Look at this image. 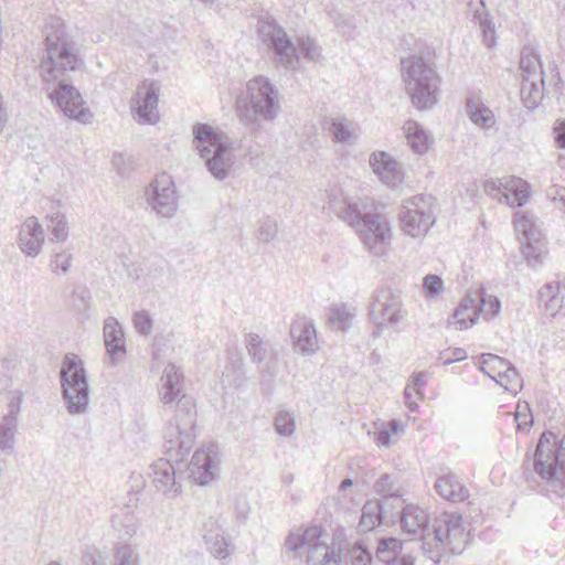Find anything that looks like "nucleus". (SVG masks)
<instances>
[{"label": "nucleus", "mask_w": 565, "mask_h": 565, "mask_svg": "<svg viewBox=\"0 0 565 565\" xmlns=\"http://www.w3.org/2000/svg\"><path fill=\"white\" fill-rule=\"evenodd\" d=\"M135 328L140 334H149L152 329L153 320H134Z\"/></svg>", "instance_id": "obj_61"}, {"label": "nucleus", "mask_w": 565, "mask_h": 565, "mask_svg": "<svg viewBox=\"0 0 565 565\" xmlns=\"http://www.w3.org/2000/svg\"><path fill=\"white\" fill-rule=\"evenodd\" d=\"M370 166L380 180L390 188H397L404 180L397 161L385 151H375L370 156Z\"/></svg>", "instance_id": "obj_19"}, {"label": "nucleus", "mask_w": 565, "mask_h": 565, "mask_svg": "<svg viewBox=\"0 0 565 565\" xmlns=\"http://www.w3.org/2000/svg\"><path fill=\"white\" fill-rule=\"evenodd\" d=\"M445 290L444 280L438 275H427L423 280V291L426 298H437Z\"/></svg>", "instance_id": "obj_43"}, {"label": "nucleus", "mask_w": 565, "mask_h": 565, "mask_svg": "<svg viewBox=\"0 0 565 565\" xmlns=\"http://www.w3.org/2000/svg\"><path fill=\"white\" fill-rule=\"evenodd\" d=\"M425 383H426L425 373L417 372V373H414V375L412 377V382L408 385H412V387L415 391V394L419 395V397L422 398L424 396L422 393V388L424 387Z\"/></svg>", "instance_id": "obj_57"}, {"label": "nucleus", "mask_w": 565, "mask_h": 565, "mask_svg": "<svg viewBox=\"0 0 565 565\" xmlns=\"http://www.w3.org/2000/svg\"><path fill=\"white\" fill-rule=\"evenodd\" d=\"M8 120H9L8 109H7L4 99H3V95L0 92V135L4 130Z\"/></svg>", "instance_id": "obj_59"}, {"label": "nucleus", "mask_w": 565, "mask_h": 565, "mask_svg": "<svg viewBox=\"0 0 565 565\" xmlns=\"http://www.w3.org/2000/svg\"><path fill=\"white\" fill-rule=\"evenodd\" d=\"M328 130L334 142L351 143L355 138L351 122L345 118L333 120Z\"/></svg>", "instance_id": "obj_38"}, {"label": "nucleus", "mask_w": 565, "mask_h": 565, "mask_svg": "<svg viewBox=\"0 0 565 565\" xmlns=\"http://www.w3.org/2000/svg\"><path fill=\"white\" fill-rule=\"evenodd\" d=\"M22 401V392L19 390L13 391L11 399L8 404V412L2 418L12 419L13 422L18 423V414L20 413Z\"/></svg>", "instance_id": "obj_50"}, {"label": "nucleus", "mask_w": 565, "mask_h": 565, "mask_svg": "<svg viewBox=\"0 0 565 565\" xmlns=\"http://www.w3.org/2000/svg\"><path fill=\"white\" fill-rule=\"evenodd\" d=\"M399 542L396 539H387L380 542L377 546V556L382 557L384 554L392 552L396 553L397 548H399Z\"/></svg>", "instance_id": "obj_54"}, {"label": "nucleus", "mask_w": 565, "mask_h": 565, "mask_svg": "<svg viewBox=\"0 0 565 565\" xmlns=\"http://www.w3.org/2000/svg\"><path fill=\"white\" fill-rule=\"evenodd\" d=\"M111 164H113V168L119 173V174H125L126 172V162H125V157L121 154V153H117L113 157V160H111Z\"/></svg>", "instance_id": "obj_60"}, {"label": "nucleus", "mask_w": 565, "mask_h": 565, "mask_svg": "<svg viewBox=\"0 0 565 565\" xmlns=\"http://www.w3.org/2000/svg\"><path fill=\"white\" fill-rule=\"evenodd\" d=\"M387 507L388 504H386V501H367L362 508V513L358 525L360 532L366 533L380 526L385 514L387 513Z\"/></svg>", "instance_id": "obj_28"}, {"label": "nucleus", "mask_w": 565, "mask_h": 565, "mask_svg": "<svg viewBox=\"0 0 565 565\" xmlns=\"http://www.w3.org/2000/svg\"><path fill=\"white\" fill-rule=\"evenodd\" d=\"M159 86L156 82L142 83L137 88V106L132 109L141 124H156L159 120Z\"/></svg>", "instance_id": "obj_17"}, {"label": "nucleus", "mask_w": 565, "mask_h": 565, "mask_svg": "<svg viewBox=\"0 0 565 565\" xmlns=\"http://www.w3.org/2000/svg\"><path fill=\"white\" fill-rule=\"evenodd\" d=\"M90 291L83 285L74 286L70 298V305L78 315H85L90 307Z\"/></svg>", "instance_id": "obj_39"}, {"label": "nucleus", "mask_w": 565, "mask_h": 565, "mask_svg": "<svg viewBox=\"0 0 565 565\" xmlns=\"http://www.w3.org/2000/svg\"><path fill=\"white\" fill-rule=\"evenodd\" d=\"M401 77L405 93L415 108L427 110L438 104L441 77L429 51L403 57Z\"/></svg>", "instance_id": "obj_3"}, {"label": "nucleus", "mask_w": 565, "mask_h": 565, "mask_svg": "<svg viewBox=\"0 0 565 565\" xmlns=\"http://www.w3.org/2000/svg\"><path fill=\"white\" fill-rule=\"evenodd\" d=\"M501 309V301L497 296L488 295L483 287L468 292L460 301L452 313V318H479L481 313L498 316Z\"/></svg>", "instance_id": "obj_15"}, {"label": "nucleus", "mask_w": 565, "mask_h": 565, "mask_svg": "<svg viewBox=\"0 0 565 565\" xmlns=\"http://www.w3.org/2000/svg\"><path fill=\"white\" fill-rule=\"evenodd\" d=\"M435 489L440 497L452 502H461L469 497V491L452 472L440 476L435 482Z\"/></svg>", "instance_id": "obj_25"}, {"label": "nucleus", "mask_w": 565, "mask_h": 565, "mask_svg": "<svg viewBox=\"0 0 565 565\" xmlns=\"http://www.w3.org/2000/svg\"><path fill=\"white\" fill-rule=\"evenodd\" d=\"M490 377L514 395L522 388V379L513 365L507 366L498 377L495 375H490Z\"/></svg>", "instance_id": "obj_35"}, {"label": "nucleus", "mask_w": 565, "mask_h": 565, "mask_svg": "<svg viewBox=\"0 0 565 565\" xmlns=\"http://www.w3.org/2000/svg\"><path fill=\"white\" fill-rule=\"evenodd\" d=\"M481 359L482 365L480 370L489 377L490 375H495L498 377L500 375V372H503V370L507 366H511V364L507 360L497 354L483 353L481 355Z\"/></svg>", "instance_id": "obj_41"}, {"label": "nucleus", "mask_w": 565, "mask_h": 565, "mask_svg": "<svg viewBox=\"0 0 565 565\" xmlns=\"http://www.w3.org/2000/svg\"><path fill=\"white\" fill-rule=\"evenodd\" d=\"M431 195L418 194L405 201L398 218L402 231L414 238L425 236L436 221Z\"/></svg>", "instance_id": "obj_12"}, {"label": "nucleus", "mask_w": 565, "mask_h": 565, "mask_svg": "<svg viewBox=\"0 0 565 565\" xmlns=\"http://www.w3.org/2000/svg\"><path fill=\"white\" fill-rule=\"evenodd\" d=\"M262 41L274 52L277 64L288 71H296L300 60L317 62L321 56V49L310 36H300L294 44L286 31L275 20H262L258 26Z\"/></svg>", "instance_id": "obj_5"}, {"label": "nucleus", "mask_w": 565, "mask_h": 565, "mask_svg": "<svg viewBox=\"0 0 565 565\" xmlns=\"http://www.w3.org/2000/svg\"><path fill=\"white\" fill-rule=\"evenodd\" d=\"M245 343L253 362L262 364L269 356L267 344L257 333L246 334Z\"/></svg>", "instance_id": "obj_34"}, {"label": "nucleus", "mask_w": 565, "mask_h": 565, "mask_svg": "<svg viewBox=\"0 0 565 565\" xmlns=\"http://www.w3.org/2000/svg\"><path fill=\"white\" fill-rule=\"evenodd\" d=\"M189 478L200 486L209 484L217 473L216 451L213 446L198 449L188 465Z\"/></svg>", "instance_id": "obj_16"}, {"label": "nucleus", "mask_w": 565, "mask_h": 565, "mask_svg": "<svg viewBox=\"0 0 565 565\" xmlns=\"http://www.w3.org/2000/svg\"><path fill=\"white\" fill-rule=\"evenodd\" d=\"M522 81L544 78V72L540 56L529 47H524L520 57Z\"/></svg>", "instance_id": "obj_30"}, {"label": "nucleus", "mask_w": 565, "mask_h": 565, "mask_svg": "<svg viewBox=\"0 0 565 565\" xmlns=\"http://www.w3.org/2000/svg\"><path fill=\"white\" fill-rule=\"evenodd\" d=\"M387 562V565H414V561L409 556H401V557H387L385 559Z\"/></svg>", "instance_id": "obj_64"}, {"label": "nucleus", "mask_w": 565, "mask_h": 565, "mask_svg": "<svg viewBox=\"0 0 565 565\" xmlns=\"http://www.w3.org/2000/svg\"><path fill=\"white\" fill-rule=\"evenodd\" d=\"M114 565H137V556L129 545H121L115 554Z\"/></svg>", "instance_id": "obj_49"}, {"label": "nucleus", "mask_w": 565, "mask_h": 565, "mask_svg": "<svg viewBox=\"0 0 565 565\" xmlns=\"http://www.w3.org/2000/svg\"><path fill=\"white\" fill-rule=\"evenodd\" d=\"M50 225L47 226L51 232V241L52 242H65L68 237V228L65 215L55 212L49 216Z\"/></svg>", "instance_id": "obj_40"}, {"label": "nucleus", "mask_w": 565, "mask_h": 565, "mask_svg": "<svg viewBox=\"0 0 565 565\" xmlns=\"http://www.w3.org/2000/svg\"><path fill=\"white\" fill-rule=\"evenodd\" d=\"M183 374L174 364L169 363L161 377L160 401L167 408L174 409V417L166 434L164 452L169 458H160L152 463V483L154 488L169 497L182 491V476L177 463L189 455L195 439L196 411L192 397L182 393Z\"/></svg>", "instance_id": "obj_1"}, {"label": "nucleus", "mask_w": 565, "mask_h": 565, "mask_svg": "<svg viewBox=\"0 0 565 565\" xmlns=\"http://www.w3.org/2000/svg\"><path fill=\"white\" fill-rule=\"evenodd\" d=\"M294 348L302 355L313 354L318 350L317 331L313 324L306 320H297L290 327Z\"/></svg>", "instance_id": "obj_21"}, {"label": "nucleus", "mask_w": 565, "mask_h": 565, "mask_svg": "<svg viewBox=\"0 0 565 565\" xmlns=\"http://www.w3.org/2000/svg\"><path fill=\"white\" fill-rule=\"evenodd\" d=\"M45 32L46 56L42 64L45 70L43 79L46 83H57L49 97L66 117L81 124H89L94 116L93 113L86 107L79 90L66 83L67 73L75 72L83 65V60L75 50V42L58 18H51Z\"/></svg>", "instance_id": "obj_2"}, {"label": "nucleus", "mask_w": 565, "mask_h": 565, "mask_svg": "<svg viewBox=\"0 0 565 565\" xmlns=\"http://www.w3.org/2000/svg\"><path fill=\"white\" fill-rule=\"evenodd\" d=\"M258 372L263 383H270L278 374L276 356L271 354L265 362L258 364Z\"/></svg>", "instance_id": "obj_46"}, {"label": "nucleus", "mask_w": 565, "mask_h": 565, "mask_svg": "<svg viewBox=\"0 0 565 565\" xmlns=\"http://www.w3.org/2000/svg\"><path fill=\"white\" fill-rule=\"evenodd\" d=\"M275 428L281 436H291L296 428L292 415L287 412L279 413L275 418Z\"/></svg>", "instance_id": "obj_45"}, {"label": "nucleus", "mask_w": 565, "mask_h": 565, "mask_svg": "<svg viewBox=\"0 0 565 565\" xmlns=\"http://www.w3.org/2000/svg\"><path fill=\"white\" fill-rule=\"evenodd\" d=\"M62 397L71 415L85 414L89 405V385L83 361L67 353L60 371Z\"/></svg>", "instance_id": "obj_8"}, {"label": "nucleus", "mask_w": 565, "mask_h": 565, "mask_svg": "<svg viewBox=\"0 0 565 565\" xmlns=\"http://www.w3.org/2000/svg\"><path fill=\"white\" fill-rule=\"evenodd\" d=\"M407 143L418 154H423L428 150V136L414 120H407L404 126Z\"/></svg>", "instance_id": "obj_33"}, {"label": "nucleus", "mask_w": 565, "mask_h": 565, "mask_svg": "<svg viewBox=\"0 0 565 565\" xmlns=\"http://www.w3.org/2000/svg\"><path fill=\"white\" fill-rule=\"evenodd\" d=\"M371 316L373 318H402L401 297L391 289H381L372 302Z\"/></svg>", "instance_id": "obj_24"}, {"label": "nucleus", "mask_w": 565, "mask_h": 565, "mask_svg": "<svg viewBox=\"0 0 565 565\" xmlns=\"http://www.w3.org/2000/svg\"><path fill=\"white\" fill-rule=\"evenodd\" d=\"M399 514L401 527L406 534H424L428 530V516L424 510L414 505H406Z\"/></svg>", "instance_id": "obj_27"}, {"label": "nucleus", "mask_w": 565, "mask_h": 565, "mask_svg": "<svg viewBox=\"0 0 565 565\" xmlns=\"http://www.w3.org/2000/svg\"><path fill=\"white\" fill-rule=\"evenodd\" d=\"M478 7L473 10V21L478 22L480 25V29L482 31L484 30H492L494 29V25L492 23V20L489 15V13L486 11V3L483 0L478 1Z\"/></svg>", "instance_id": "obj_48"}, {"label": "nucleus", "mask_w": 565, "mask_h": 565, "mask_svg": "<svg viewBox=\"0 0 565 565\" xmlns=\"http://www.w3.org/2000/svg\"><path fill=\"white\" fill-rule=\"evenodd\" d=\"M327 209L344 222V214L350 210H358L359 205L348 201L341 193L332 191L328 194Z\"/></svg>", "instance_id": "obj_37"}, {"label": "nucleus", "mask_w": 565, "mask_h": 565, "mask_svg": "<svg viewBox=\"0 0 565 565\" xmlns=\"http://www.w3.org/2000/svg\"><path fill=\"white\" fill-rule=\"evenodd\" d=\"M344 222L358 233L364 247L375 256L385 254L391 239V227L385 216L379 213L350 210L344 214Z\"/></svg>", "instance_id": "obj_11"}, {"label": "nucleus", "mask_w": 565, "mask_h": 565, "mask_svg": "<svg viewBox=\"0 0 565 565\" xmlns=\"http://www.w3.org/2000/svg\"><path fill=\"white\" fill-rule=\"evenodd\" d=\"M502 194L512 207L522 206L529 199V184L520 178H512Z\"/></svg>", "instance_id": "obj_32"}, {"label": "nucleus", "mask_w": 565, "mask_h": 565, "mask_svg": "<svg viewBox=\"0 0 565 565\" xmlns=\"http://www.w3.org/2000/svg\"><path fill=\"white\" fill-rule=\"evenodd\" d=\"M236 108L242 121L252 130H257L260 122H271L279 116V90L268 77L255 76L246 83Z\"/></svg>", "instance_id": "obj_4"}, {"label": "nucleus", "mask_w": 565, "mask_h": 565, "mask_svg": "<svg viewBox=\"0 0 565 565\" xmlns=\"http://www.w3.org/2000/svg\"><path fill=\"white\" fill-rule=\"evenodd\" d=\"M17 244L28 257H36L41 253L44 232L36 217L30 216L23 222L18 233Z\"/></svg>", "instance_id": "obj_18"}, {"label": "nucleus", "mask_w": 565, "mask_h": 565, "mask_svg": "<svg viewBox=\"0 0 565 565\" xmlns=\"http://www.w3.org/2000/svg\"><path fill=\"white\" fill-rule=\"evenodd\" d=\"M465 109L470 121L483 131L495 127L497 119L494 113L482 102L479 95L472 94L468 96Z\"/></svg>", "instance_id": "obj_22"}, {"label": "nucleus", "mask_w": 565, "mask_h": 565, "mask_svg": "<svg viewBox=\"0 0 565 565\" xmlns=\"http://www.w3.org/2000/svg\"><path fill=\"white\" fill-rule=\"evenodd\" d=\"M533 470L558 497L565 494V435L544 431L533 455Z\"/></svg>", "instance_id": "obj_6"}, {"label": "nucleus", "mask_w": 565, "mask_h": 565, "mask_svg": "<svg viewBox=\"0 0 565 565\" xmlns=\"http://www.w3.org/2000/svg\"><path fill=\"white\" fill-rule=\"evenodd\" d=\"M544 78L524 79L521 84V99L527 109L536 108L543 99Z\"/></svg>", "instance_id": "obj_31"}, {"label": "nucleus", "mask_w": 565, "mask_h": 565, "mask_svg": "<svg viewBox=\"0 0 565 565\" xmlns=\"http://www.w3.org/2000/svg\"><path fill=\"white\" fill-rule=\"evenodd\" d=\"M356 315L355 310L347 303L332 305L330 308V315L328 318H354Z\"/></svg>", "instance_id": "obj_51"}, {"label": "nucleus", "mask_w": 565, "mask_h": 565, "mask_svg": "<svg viewBox=\"0 0 565 565\" xmlns=\"http://www.w3.org/2000/svg\"><path fill=\"white\" fill-rule=\"evenodd\" d=\"M514 228L519 234L521 253L526 264L534 269L541 267L548 254L547 241L533 216L527 213H516Z\"/></svg>", "instance_id": "obj_13"}, {"label": "nucleus", "mask_w": 565, "mask_h": 565, "mask_svg": "<svg viewBox=\"0 0 565 565\" xmlns=\"http://www.w3.org/2000/svg\"><path fill=\"white\" fill-rule=\"evenodd\" d=\"M243 366H244V360L242 358L234 359L230 366H226V371L233 370L235 372H238L237 380L242 382V374H243Z\"/></svg>", "instance_id": "obj_63"}, {"label": "nucleus", "mask_w": 565, "mask_h": 565, "mask_svg": "<svg viewBox=\"0 0 565 565\" xmlns=\"http://www.w3.org/2000/svg\"><path fill=\"white\" fill-rule=\"evenodd\" d=\"M322 536L323 531L319 526L292 530L285 540V546L300 557L306 553L308 565H340V553L330 550Z\"/></svg>", "instance_id": "obj_10"}, {"label": "nucleus", "mask_w": 565, "mask_h": 565, "mask_svg": "<svg viewBox=\"0 0 565 565\" xmlns=\"http://www.w3.org/2000/svg\"><path fill=\"white\" fill-rule=\"evenodd\" d=\"M193 143L211 174L217 180H224L235 162V156L214 129L206 124L193 127Z\"/></svg>", "instance_id": "obj_9"}, {"label": "nucleus", "mask_w": 565, "mask_h": 565, "mask_svg": "<svg viewBox=\"0 0 565 565\" xmlns=\"http://www.w3.org/2000/svg\"><path fill=\"white\" fill-rule=\"evenodd\" d=\"M18 423L12 419L2 418L0 423V450H12L15 440Z\"/></svg>", "instance_id": "obj_42"}, {"label": "nucleus", "mask_w": 565, "mask_h": 565, "mask_svg": "<svg viewBox=\"0 0 565 565\" xmlns=\"http://www.w3.org/2000/svg\"><path fill=\"white\" fill-rule=\"evenodd\" d=\"M554 290H556V288L553 284L544 285L539 292L540 300L544 301L545 315L551 318H564L565 298L561 295V291L554 294Z\"/></svg>", "instance_id": "obj_29"}, {"label": "nucleus", "mask_w": 565, "mask_h": 565, "mask_svg": "<svg viewBox=\"0 0 565 565\" xmlns=\"http://www.w3.org/2000/svg\"><path fill=\"white\" fill-rule=\"evenodd\" d=\"M468 358V354L462 348H448L439 352L438 360L444 365H449L455 362L463 361Z\"/></svg>", "instance_id": "obj_47"}, {"label": "nucleus", "mask_w": 565, "mask_h": 565, "mask_svg": "<svg viewBox=\"0 0 565 565\" xmlns=\"http://www.w3.org/2000/svg\"><path fill=\"white\" fill-rule=\"evenodd\" d=\"M147 203L160 217L171 218L178 211V196L173 179L168 173L158 174L146 189Z\"/></svg>", "instance_id": "obj_14"}, {"label": "nucleus", "mask_w": 565, "mask_h": 565, "mask_svg": "<svg viewBox=\"0 0 565 565\" xmlns=\"http://www.w3.org/2000/svg\"><path fill=\"white\" fill-rule=\"evenodd\" d=\"M111 523H113V526L116 527V529L118 526H120V525L124 526L125 532L121 535L122 539L131 537L135 534V532H136V527H135V523L132 521V516L127 518V523L124 524V523H121L119 521V518L117 515H113L111 516Z\"/></svg>", "instance_id": "obj_55"}, {"label": "nucleus", "mask_w": 565, "mask_h": 565, "mask_svg": "<svg viewBox=\"0 0 565 565\" xmlns=\"http://www.w3.org/2000/svg\"><path fill=\"white\" fill-rule=\"evenodd\" d=\"M277 236V223L274 218L266 216L259 221L256 237L262 243H269Z\"/></svg>", "instance_id": "obj_44"}, {"label": "nucleus", "mask_w": 565, "mask_h": 565, "mask_svg": "<svg viewBox=\"0 0 565 565\" xmlns=\"http://www.w3.org/2000/svg\"><path fill=\"white\" fill-rule=\"evenodd\" d=\"M520 408H521V406L518 405V411H516V414H515V420L518 423L516 428H518V430L529 431V429L534 424L533 416L531 414L522 413L520 411Z\"/></svg>", "instance_id": "obj_52"}, {"label": "nucleus", "mask_w": 565, "mask_h": 565, "mask_svg": "<svg viewBox=\"0 0 565 565\" xmlns=\"http://www.w3.org/2000/svg\"><path fill=\"white\" fill-rule=\"evenodd\" d=\"M203 541L206 550L217 559H224L232 553L224 531L213 520L204 524Z\"/></svg>", "instance_id": "obj_23"}, {"label": "nucleus", "mask_w": 565, "mask_h": 565, "mask_svg": "<svg viewBox=\"0 0 565 565\" xmlns=\"http://www.w3.org/2000/svg\"><path fill=\"white\" fill-rule=\"evenodd\" d=\"M477 322H478V320H455V321L448 320L446 328L448 330H451V329L467 330V329L471 328L472 326H475Z\"/></svg>", "instance_id": "obj_58"}, {"label": "nucleus", "mask_w": 565, "mask_h": 565, "mask_svg": "<svg viewBox=\"0 0 565 565\" xmlns=\"http://www.w3.org/2000/svg\"><path fill=\"white\" fill-rule=\"evenodd\" d=\"M374 490L381 494L386 504L402 508L404 504L402 488L397 477L388 473L382 475L374 483Z\"/></svg>", "instance_id": "obj_26"}, {"label": "nucleus", "mask_w": 565, "mask_h": 565, "mask_svg": "<svg viewBox=\"0 0 565 565\" xmlns=\"http://www.w3.org/2000/svg\"><path fill=\"white\" fill-rule=\"evenodd\" d=\"M372 561L371 554L360 546L352 550V564L353 565H370Z\"/></svg>", "instance_id": "obj_53"}, {"label": "nucleus", "mask_w": 565, "mask_h": 565, "mask_svg": "<svg viewBox=\"0 0 565 565\" xmlns=\"http://www.w3.org/2000/svg\"><path fill=\"white\" fill-rule=\"evenodd\" d=\"M468 543V533L459 514H445L433 524V537L424 536L423 550L435 563L444 553L460 554Z\"/></svg>", "instance_id": "obj_7"}, {"label": "nucleus", "mask_w": 565, "mask_h": 565, "mask_svg": "<svg viewBox=\"0 0 565 565\" xmlns=\"http://www.w3.org/2000/svg\"><path fill=\"white\" fill-rule=\"evenodd\" d=\"M415 393L412 385H406L404 390V397L406 399V405L411 412H415L417 409V403L413 401V394Z\"/></svg>", "instance_id": "obj_62"}, {"label": "nucleus", "mask_w": 565, "mask_h": 565, "mask_svg": "<svg viewBox=\"0 0 565 565\" xmlns=\"http://www.w3.org/2000/svg\"><path fill=\"white\" fill-rule=\"evenodd\" d=\"M553 135L556 147L565 149V120H559L555 124Z\"/></svg>", "instance_id": "obj_56"}, {"label": "nucleus", "mask_w": 565, "mask_h": 565, "mask_svg": "<svg viewBox=\"0 0 565 565\" xmlns=\"http://www.w3.org/2000/svg\"><path fill=\"white\" fill-rule=\"evenodd\" d=\"M73 253L70 249H54L49 263L50 270L54 275H66L72 266Z\"/></svg>", "instance_id": "obj_36"}, {"label": "nucleus", "mask_w": 565, "mask_h": 565, "mask_svg": "<svg viewBox=\"0 0 565 565\" xmlns=\"http://www.w3.org/2000/svg\"><path fill=\"white\" fill-rule=\"evenodd\" d=\"M104 340L111 364L117 365L122 362L126 356V339L119 320H109L105 323Z\"/></svg>", "instance_id": "obj_20"}]
</instances>
